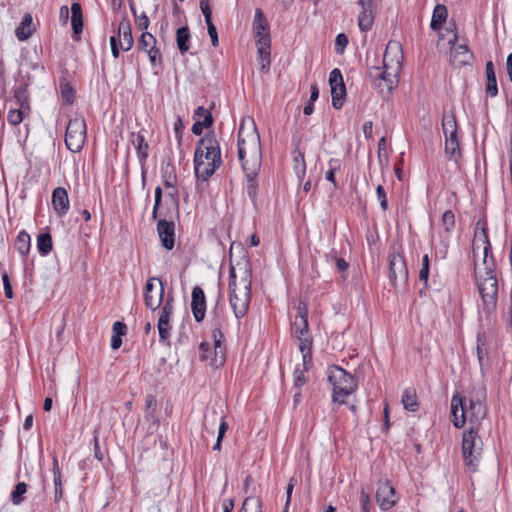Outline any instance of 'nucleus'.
Masks as SVG:
<instances>
[{
    "instance_id": "obj_30",
    "label": "nucleus",
    "mask_w": 512,
    "mask_h": 512,
    "mask_svg": "<svg viewBox=\"0 0 512 512\" xmlns=\"http://www.w3.org/2000/svg\"><path fill=\"white\" fill-rule=\"evenodd\" d=\"M448 17L447 7L443 4H437L432 13L430 27L434 31L440 30Z\"/></svg>"
},
{
    "instance_id": "obj_33",
    "label": "nucleus",
    "mask_w": 512,
    "mask_h": 512,
    "mask_svg": "<svg viewBox=\"0 0 512 512\" xmlns=\"http://www.w3.org/2000/svg\"><path fill=\"white\" fill-rule=\"evenodd\" d=\"M293 169L299 181H302L306 175V163L304 154L296 147L292 151Z\"/></svg>"
},
{
    "instance_id": "obj_54",
    "label": "nucleus",
    "mask_w": 512,
    "mask_h": 512,
    "mask_svg": "<svg viewBox=\"0 0 512 512\" xmlns=\"http://www.w3.org/2000/svg\"><path fill=\"white\" fill-rule=\"evenodd\" d=\"M157 408V401L153 395L146 396V410L145 416L147 418H153Z\"/></svg>"
},
{
    "instance_id": "obj_64",
    "label": "nucleus",
    "mask_w": 512,
    "mask_h": 512,
    "mask_svg": "<svg viewBox=\"0 0 512 512\" xmlns=\"http://www.w3.org/2000/svg\"><path fill=\"white\" fill-rule=\"evenodd\" d=\"M69 20V8L66 5L60 7L59 21L61 24L66 25Z\"/></svg>"
},
{
    "instance_id": "obj_34",
    "label": "nucleus",
    "mask_w": 512,
    "mask_h": 512,
    "mask_svg": "<svg viewBox=\"0 0 512 512\" xmlns=\"http://www.w3.org/2000/svg\"><path fill=\"white\" fill-rule=\"evenodd\" d=\"M485 73L487 78L486 91L491 97H495L498 94L497 80L495 75L494 64L492 61H488L485 66Z\"/></svg>"
},
{
    "instance_id": "obj_36",
    "label": "nucleus",
    "mask_w": 512,
    "mask_h": 512,
    "mask_svg": "<svg viewBox=\"0 0 512 512\" xmlns=\"http://www.w3.org/2000/svg\"><path fill=\"white\" fill-rule=\"evenodd\" d=\"M402 404L404 409L415 412L419 408V403L417 399V394L415 389L413 388H407L403 391L402 394Z\"/></svg>"
},
{
    "instance_id": "obj_24",
    "label": "nucleus",
    "mask_w": 512,
    "mask_h": 512,
    "mask_svg": "<svg viewBox=\"0 0 512 512\" xmlns=\"http://www.w3.org/2000/svg\"><path fill=\"white\" fill-rule=\"evenodd\" d=\"M452 422L456 428H461L465 424L467 417L464 407V399L455 394L451 398Z\"/></svg>"
},
{
    "instance_id": "obj_42",
    "label": "nucleus",
    "mask_w": 512,
    "mask_h": 512,
    "mask_svg": "<svg viewBox=\"0 0 512 512\" xmlns=\"http://www.w3.org/2000/svg\"><path fill=\"white\" fill-rule=\"evenodd\" d=\"M14 97L16 99L17 104L22 109H27V111L30 110L29 106V96L26 86H19L14 91Z\"/></svg>"
},
{
    "instance_id": "obj_49",
    "label": "nucleus",
    "mask_w": 512,
    "mask_h": 512,
    "mask_svg": "<svg viewBox=\"0 0 512 512\" xmlns=\"http://www.w3.org/2000/svg\"><path fill=\"white\" fill-rule=\"evenodd\" d=\"M227 430H228V424L225 421L224 416H221L220 417V424H219V428H218L217 440H216V443L212 447V449L214 451H219L221 449V442H222V439H223V437H224V435H225Z\"/></svg>"
},
{
    "instance_id": "obj_43",
    "label": "nucleus",
    "mask_w": 512,
    "mask_h": 512,
    "mask_svg": "<svg viewBox=\"0 0 512 512\" xmlns=\"http://www.w3.org/2000/svg\"><path fill=\"white\" fill-rule=\"evenodd\" d=\"M27 492V485L24 482H19L11 493V502L14 505H19L23 502V495Z\"/></svg>"
},
{
    "instance_id": "obj_61",
    "label": "nucleus",
    "mask_w": 512,
    "mask_h": 512,
    "mask_svg": "<svg viewBox=\"0 0 512 512\" xmlns=\"http://www.w3.org/2000/svg\"><path fill=\"white\" fill-rule=\"evenodd\" d=\"M377 198L380 202L381 208L385 211L388 207L386 193L382 185H378L376 189Z\"/></svg>"
},
{
    "instance_id": "obj_38",
    "label": "nucleus",
    "mask_w": 512,
    "mask_h": 512,
    "mask_svg": "<svg viewBox=\"0 0 512 512\" xmlns=\"http://www.w3.org/2000/svg\"><path fill=\"white\" fill-rule=\"evenodd\" d=\"M174 299L172 296H168L163 306L160 309L159 319L160 326H162L165 322H171L172 316L174 314Z\"/></svg>"
},
{
    "instance_id": "obj_19",
    "label": "nucleus",
    "mask_w": 512,
    "mask_h": 512,
    "mask_svg": "<svg viewBox=\"0 0 512 512\" xmlns=\"http://www.w3.org/2000/svg\"><path fill=\"white\" fill-rule=\"evenodd\" d=\"M146 131L141 129L138 132H132L130 136V142L134 146L139 163L144 166L149 156V145L146 141Z\"/></svg>"
},
{
    "instance_id": "obj_37",
    "label": "nucleus",
    "mask_w": 512,
    "mask_h": 512,
    "mask_svg": "<svg viewBox=\"0 0 512 512\" xmlns=\"http://www.w3.org/2000/svg\"><path fill=\"white\" fill-rule=\"evenodd\" d=\"M31 247L30 235L25 231L21 230L15 240V248L19 254L23 257L27 256Z\"/></svg>"
},
{
    "instance_id": "obj_12",
    "label": "nucleus",
    "mask_w": 512,
    "mask_h": 512,
    "mask_svg": "<svg viewBox=\"0 0 512 512\" xmlns=\"http://www.w3.org/2000/svg\"><path fill=\"white\" fill-rule=\"evenodd\" d=\"M389 280L393 287H397V282L405 283L408 279V269L403 255L393 249L389 253Z\"/></svg>"
},
{
    "instance_id": "obj_35",
    "label": "nucleus",
    "mask_w": 512,
    "mask_h": 512,
    "mask_svg": "<svg viewBox=\"0 0 512 512\" xmlns=\"http://www.w3.org/2000/svg\"><path fill=\"white\" fill-rule=\"evenodd\" d=\"M190 31L188 26L180 27L176 31V43L179 52L183 55L188 52L190 46Z\"/></svg>"
},
{
    "instance_id": "obj_22",
    "label": "nucleus",
    "mask_w": 512,
    "mask_h": 512,
    "mask_svg": "<svg viewBox=\"0 0 512 512\" xmlns=\"http://www.w3.org/2000/svg\"><path fill=\"white\" fill-rule=\"evenodd\" d=\"M473 59V54L466 45H456L451 47L450 62L455 68H461L468 65Z\"/></svg>"
},
{
    "instance_id": "obj_52",
    "label": "nucleus",
    "mask_w": 512,
    "mask_h": 512,
    "mask_svg": "<svg viewBox=\"0 0 512 512\" xmlns=\"http://www.w3.org/2000/svg\"><path fill=\"white\" fill-rule=\"evenodd\" d=\"M157 328L160 342L168 343L172 331L171 322H165L162 326H160V322H158Z\"/></svg>"
},
{
    "instance_id": "obj_39",
    "label": "nucleus",
    "mask_w": 512,
    "mask_h": 512,
    "mask_svg": "<svg viewBox=\"0 0 512 512\" xmlns=\"http://www.w3.org/2000/svg\"><path fill=\"white\" fill-rule=\"evenodd\" d=\"M53 482H54V501L57 503L63 497V485L61 480V472L58 462L55 459L53 463Z\"/></svg>"
},
{
    "instance_id": "obj_55",
    "label": "nucleus",
    "mask_w": 512,
    "mask_h": 512,
    "mask_svg": "<svg viewBox=\"0 0 512 512\" xmlns=\"http://www.w3.org/2000/svg\"><path fill=\"white\" fill-rule=\"evenodd\" d=\"M155 203L152 211V219L156 220L159 214V208L162 201V189L160 186H157L154 191Z\"/></svg>"
},
{
    "instance_id": "obj_31",
    "label": "nucleus",
    "mask_w": 512,
    "mask_h": 512,
    "mask_svg": "<svg viewBox=\"0 0 512 512\" xmlns=\"http://www.w3.org/2000/svg\"><path fill=\"white\" fill-rule=\"evenodd\" d=\"M33 19H32V16L29 14V13H26L19 26L15 29V34H16V37L20 40V41H25L27 40L33 33Z\"/></svg>"
},
{
    "instance_id": "obj_56",
    "label": "nucleus",
    "mask_w": 512,
    "mask_h": 512,
    "mask_svg": "<svg viewBox=\"0 0 512 512\" xmlns=\"http://www.w3.org/2000/svg\"><path fill=\"white\" fill-rule=\"evenodd\" d=\"M348 44V37L344 33H340L336 36L335 50L337 53L342 54Z\"/></svg>"
},
{
    "instance_id": "obj_20",
    "label": "nucleus",
    "mask_w": 512,
    "mask_h": 512,
    "mask_svg": "<svg viewBox=\"0 0 512 512\" xmlns=\"http://www.w3.org/2000/svg\"><path fill=\"white\" fill-rule=\"evenodd\" d=\"M219 167L207 162L202 158V150H195L194 153V171L197 178L206 181Z\"/></svg>"
},
{
    "instance_id": "obj_21",
    "label": "nucleus",
    "mask_w": 512,
    "mask_h": 512,
    "mask_svg": "<svg viewBox=\"0 0 512 512\" xmlns=\"http://www.w3.org/2000/svg\"><path fill=\"white\" fill-rule=\"evenodd\" d=\"M52 205L58 217L65 216L70 208L68 192L63 187H57L52 193Z\"/></svg>"
},
{
    "instance_id": "obj_25",
    "label": "nucleus",
    "mask_w": 512,
    "mask_h": 512,
    "mask_svg": "<svg viewBox=\"0 0 512 512\" xmlns=\"http://www.w3.org/2000/svg\"><path fill=\"white\" fill-rule=\"evenodd\" d=\"M358 4L362 8L358 17V26L361 31L367 32L371 29L374 22V16L371 9L372 0H359Z\"/></svg>"
},
{
    "instance_id": "obj_23",
    "label": "nucleus",
    "mask_w": 512,
    "mask_h": 512,
    "mask_svg": "<svg viewBox=\"0 0 512 512\" xmlns=\"http://www.w3.org/2000/svg\"><path fill=\"white\" fill-rule=\"evenodd\" d=\"M117 37L119 38V46L123 51H129L134 44L132 28L130 20L124 17L118 27Z\"/></svg>"
},
{
    "instance_id": "obj_6",
    "label": "nucleus",
    "mask_w": 512,
    "mask_h": 512,
    "mask_svg": "<svg viewBox=\"0 0 512 512\" xmlns=\"http://www.w3.org/2000/svg\"><path fill=\"white\" fill-rule=\"evenodd\" d=\"M483 452V442L478 433V428L473 426L463 434L462 455L465 465L475 472L478 468Z\"/></svg>"
},
{
    "instance_id": "obj_44",
    "label": "nucleus",
    "mask_w": 512,
    "mask_h": 512,
    "mask_svg": "<svg viewBox=\"0 0 512 512\" xmlns=\"http://www.w3.org/2000/svg\"><path fill=\"white\" fill-rule=\"evenodd\" d=\"M239 512H261V503L258 499L253 497H247Z\"/></svg>"
},
{
    "instance_id": "obj_57",
    "label": "nucleus",
    "mask_w": 512,
    "mask_h": 512,
    "mask_svg": "<svg viewBox=\"0 0 512 512\" xmlns=\"http://www.w3.org/2000/svg\"><path fill=\"white\" fill-rule=\"evenodd\" d=\"M135 24L140 30H146L149 27V18L145 12L136 15Z\"/></svg>"
},
{
    "instance_id": "obj_41",
    "label": "nucleus",
    "mask_w": 512,
    "mask_h": 512,
    "mask_svg": "<svg viewBox=\"0 0 512 512\" xmlns=\"http://www.w3.org/2000/svg\"><path fill=\"white\" fill-rule=\"evenodd\" d=\"M204 113V121H195L192 126L193 134L199 136L202 134L204 128H208L213 124V117L209 110H200Z\"/></svg>"
},
{
    "instance_id": "obj_60",
    "label": "nucleus",
    "mask_w": 512,
    "mask_h": 512,
    "mask_svg": "<svg viewBox=\"0 0 512 512\" xmlns=\"http://www.w3.org/2000/svg\"><path fill=\"white\" fill-rule=\"evenodd\" d=\"M359 501L362 512H369L370 496L369 493L364 489L361 490Z\"/></svg>"
},
{
    "instance_id": "obj_28",
    "label": "nucleus",
    "mask_w": 512,
    "mask_h": 512,
    "mask_svg": "<svg viewBox=\"0 0 512 512\" xmlns=\"http://www.w3.org/2000/svg\"><path fill=\"white\" fill-rule=\"evenodd\" d=\"M257 52L261 61L260 70L264 73L268 72L270 67V46L271 39L263 37L261 40H256Z\"/></svg>"
},
{
    "instance_id": "obj_10",
    "label": "nucleus",
    "mask_w": 512,
    "mask_h": 512,
    "mask_svg": "<svg viewBox=\"0 0 512 512\" xmlns=\"http://www.w3.org/2000/svg\"><path fill=\"white\" fill-rule=\"evenodd\" d=\"M212 338L214 343V355L210 356L207 354V351L209 350V343L202 342L199 346L201 351L200 359L202 361H207L210 366L218 368L225 361V347L222 345L224 336L219 323H217L212 330Z\"/></svg>"
},
{
    "instance_id": "obj_26",
    "label": "nucleus",
    "mask_w": 512,
    "mask_h": 512,
    "mask_svg": "<svg viewBox=\"0 0 512 512\" xmlns=\"http://www.w3.org/2000/svg\"><path fill=\"white\" fill-rule=\"evenodd\" d=\"M261 166H256L253 168L252 166H242V169L246 176V191L247 195L251 200H255L258 191V182L256 181V177L259 173Z\"/></svg>"
},
{
    "instance_id": "obj_58",
    "label": "nucleus",
    "mask_w": 512,
    "mask_h": 512,
    "mask_svg": "<svg viewBox=\"0 0 512 512\" xmlns=\"http://www.w3.org/2000/svg\"><path fill=\"white\" fill-rule=\"evenodd\" d=\"M200 9L204 15L206 24L211 23L212 22V11L210 8V4L207 0L200 1Z\"/></svg>"
},
{
    "instance_id": "obj_4",
    "label": "nucleus",
    "mask_w": 512,
    "mask_h": 512,
    "mask_svg": "<svg viewBox=\"0 0 512 512\" xmlns=\"http://www.w3.org/2000/svg\"><path fill=\"white\" fill-rule=\"evenodd\" d=\"M238 157L242 166H261L260 137L252 118L241 121L238 131Z\"/></svg>"
},
{
    "instance_id": "obj_29",
    "label": "nucleus",
    "mask_w": 512,
    "mask_h": 512,
    "mask_svg": "<svg viewBox=\"0 0 512 512\" xmlns=\"http://www.w3.org/2000/svg\"><path fill=\"white\" fill-rule=\"evenodd\" d=\"M71 26L73 30V38L79 39V35L83 30L82 7L78 2L71 5Z\"/></svg>"
},
{
    "instance_id": "obj_45",
    "label": "nucleus",
    "mask_w": 512,
    "mask_h": 512,
    "mask_svg": "<svg viewBox=\"0 0 512 512\" xmlns=\"http://www.w3.org/2000/svg\"><path fill=\"white\" fill-rule=\"evenodd\" d=\"M26 111L27 109H22L21 107L18 109H10L7 115V121L13 126L20 124Z\"/></svg>"
},
{
    "instance_id": "obj_59",
    "label": "nucleus",
    "mask_w": 512,
    "mask_h": 512,
    "mask_svg": "<svg viewBox=\"0 0 512 512\" xmlns=\"http://www.w3.org/2000/svg\"><path fill=\"white\" fill-rule=\"evenodd\" d=\"M2 281H3L5 296L7 298H9V299L12 298L13 297V291H12V287H11V284H10L9 276H8L6 271L2 272Z\"/></svg>"
},
{
    "instance_id": "obj_62",
    "label": "nucleus",
    "mask_w": 512,
    "mask_h": 512,
    "mask_svg": "<svg viewBox=\"0 0 512 512\" xmlns=\"http://www.w3.org/2000/svg\"><path fill=\"white\" fill-rule=\"evenodd\" d=\"M208 34L211 38V43L214 47L219 45L218 33L213 22L207 23Z\"/></svg>"
},
{
    "instance_id": "obj_53",
    "label": "nucleus",
    "mask_w": 512,
    "mask_h": 512,
    "mask_svg": "<svg viewBox=\"0 0 512 512\" xmlns=\"http://www.w3.org/2000/svg\"><path fill=\"white\" fill-rule=\"evenodd\" d=\"M442 225L446 232H450L455 227V215L451 210H446L442 215Z\"/></svg>"
},
{
    "instance_id": "obj_17",
    "label": "nucleus",
    "mask_w": 512,
    "mask_h": 512,
    "mask_svg": "<svg viewBox=\"0 0 512 512\" xmlns=\"http://www.w3.org/2000/svg\"><path fill=\"white\" fill-rule=\"evenodd\" d=\"M376 501L382 510H389L395 505V490L388 482H383L378 485Z\"/></svg>"
},
{
    "instance_id": "obj_15",
    "label": "nucleus",
    "mask_w": 512,
    "mask_h": 512,
    "mask_svg": "<svg viewBox=\"0 0 512 512\" xmlns=\"http://www.w3.org/2000/svg\"><path fill=\"white\" fill-rule=\"evenodd\" d=\"M157 232L161 244L167 250H172L175 245V224L173 220L161 218L157 223Z\"/></svg>"
},
{
    "instance_id": "obj_9",
    "label": "nucleus",
    "mask_w": 512,
    "mask_h": 512,
    "mask_svg": "<svg viewBox=\"0 0 512 512\" xmlns=\"http://www.w3.org/2000/svg\"><path fill=\"white\" fill-rule=\"evenodd\" d=\"M86 122L83 117L71 119L66 127L65 145L72 153L82 150L86 141Z\"/></svg>"
},
{
    "instance_id": "obj_13",
    "label": "nucleus",
    "mask_w": 512,
    "mask_h": 512,
    "mask_svg": "<svg viewBox=\"0 0 512 512\" xmlns=\"http://www.w3.org/2000/svg\"><path fill=\"white\" fill-rule=\"evenodd\" d=\"M164 287L158 278H150L145 286V305L152 311L158 309L163 301Z\"/></svg>"
},
{
    "instance_id": "obj_47",
    "label": "nucleus",
    "mask_w": 512,
    "mask_h": 512,
    "mask_svg": "<svg viewBox=\"0 0 512 512\" xmlns=\"http://www.w3.org/2000/svg\"><path fill=\"white\" fill-rule=\"evenodd\" d=\"M307 366L308 365H303L302 368L297 366L293 371V383L294 386L298 389H300L306 383L305 371L308 369Z\"/></svg>"
},
{
    "instance_id": "obj_27",
    "label": "nucleus",
    "mask_w": 512,
    "mask_h": 512,
    "mask_svg": "<svg viewBox=\"0 0 512 512\" xmlns=\"http://www.w3.org/2000/svg\"><path fill=\"white\" fill-rule=\"evenodd\" d=\"M253 32L256 40H261L263 37L270 38L269 26L264 16L263 11L260 8L255 10V16L253 20Z\"/></svg>"
},
{
    "instance_id": "obj_8",
    "label": "nucleus",
    "mask_w": 512,
    "mask_h": 512,
    "mask_svg": "<svg viewBox=\"0 0 512 512\" xmlns=\"http://www.w3.org/2000/svg\"><path fill=\"white\" fill-rule=\"evenodd\" d=\"M442 131L445 137V154L451 161L457 162L461 156L458 138V125L454 113H445L442 118Z\"/></svg>"
},
{
    "instance_id": "obj_46",
    "label": "nucleus",
    "mask_w": 512,
    "mask_h": 512,
    "mask_svg": "<svg viewBox=\"0 0 512 512\" xmlns=\"http://www.w3.org/2000/svg\"><path fill=\"white\" fill-rule=\"evenodd\" d=\"M292 329L296 337L309 334L308 319H296L292 324Z\"/></svg>"
},
{
    "instance_id": "obj_1",
    "label": "nucleus",
    "mask_w": 512,
    "mask_h": 512,
    "mask_svg": "<svg viewBox=\"0 0 512 512\" xmlns=\"http://www.w3.org/2000/svg\"><path fill=\"white\" fill-rule=\"evenodd\" d=\"M482 250L484 271L475 263V277L479 293L483 301V309L487 313L495 310L498 297V282L494 271V262L491 258L488 260V254L491 252V246L488 238L486 223L479 221L474 235L473 254L477 256V251Z\"/></svg>"
},
{
    "instance_id": "obj_32",
    "label": "nucleus",
    "mask_w": 512,
    "mask_h": 512,
    "mask_svg": "<svg viewBox=\"0 0 512 512\" xmlns=\"http://www.w3.org/2000/svg\"><path fill=\"white\" fill-rule=\"evenodd\" d=\"M298 340V347L300 352L302 353V360L304 366L309 365L312 360V338L310 334H307L305 336H298L296 337Z\"/></svg>"
},
{
    "instance_id": "obj_5",
    "label": "nucleus",
    "mask_w": 512,
    "mask_h": 512,
    "mask_svg": "<svg viewBox=\"0 0 512 512\" xmlns=\"http://www.w3.org/2000/svg\"><path fill=\"white\" fill-rule=\"evenodd\" d=\"M328 381L332 386V401L338 404H345L347 397L358 388L355 376L339 366L328 368Z\"/></svg>"
},
{
    "instance_id": "obj_2",
    "label": "nucleus",
    "mask_w": 512,
    "mask_h": 512,
    "mask_svg": "<svg viewBox=\"0 0 512 512\" xmlns=\"http://www.w3.org/2000/svg\"><path fill=\"white\" fill-rule=\"evenodd\" d=\"M403 61L402 46L398 41H389L383 56V67H373L370 77L374 85L381 92L389 93L398 83V76Z\"/></svg>"
},
{
    "instance_id": "obj_3",
    "label": "nucleus",
    "mask_w": 512,
    "mask_h": 512,
    "mask_svg": "<svg viewBox=\"0 0 512 512\" xmlns=\"http://www.w3.org/2000/svg\"><path fill=\"white\" fill-rule=\"evenodd\" d=\"M251 302V273L247 267L229 271V303L237 319L246 316Z\"/></svg>"
},
{
    "instance_id": "obj_63",
    "label": "nucleus",
    "mask_w": 512,
    "mask_h": 512,
    "mask_svg": "<svg viewBox=\"0 0 512 512\" xmlns=\"http://www.w3.org/2000/svg\"><path fill=\"white\" fill-rule=\"evenodd\" d=\"M126 330H127V327L123 322L116 321L113 323V326H112V332H113L112 335H118L121 337L126 334Z\"/></svg>"
},
{
    "instance_id": "obj_16",
    "label": "nucleus",
    "mask_w": 512,
    "mask_h": 512,
    "mask_svg": "<svg viewBox=\"0 0 512 512\" xmlns=\"http://www.w3.org/2000/svg\"><path fill=\"white\" fill-rule=\"evenodd\" d=\"M138 45L139 49L147 53L152 66L161 60L160 50L156 47V38L151 33L143 32Z\"/></svg>"
},
{
    "instance_id": "obj_11",
    "label": "nucleus",
    "mask_w": 512,
    "mask_h": 512,
    "mask_svg": "<svg viewBox=\"0 0 512 512\" xmlns=\"http://www.w3.org/2000/svg\"><path fill=\"white\" fill-rule=\"evenodd\" d=\"M196 150H202V158L220 167L222 164L220 144L213 132L207 133L197 144Z\"/></svg>"
},
{
    "instance_id": "obj_51",
    "label": "nucleus",
    "mask_w": 512,
    "mask_h": 512,
    "mask_svg": "<svg viewBox=\"0 0 512 512\" xmlns=\"http://www.w3.org/2000/svg\"><path fill=\"white\" fill-rule=\"evenodd\" d=\"M162 178L164 180L165 187L174 188L176 177L173 174L172 166L167 165L165 168L162 169Z\"/></svg>"
},
{
    "instance_id": "obj_48",
    "label": "nucleus",
    "mask_w": 512,
    "mask_h": 512,
    "mask_svg": "<svg viewBox=\"0 0 512 512\" xmlns=\"http://www.w3.org/2000/svg\"><path fill=\"white\" fill-rule=\"evenodd\" d=\"M61 96L67 104H71L74 101V90L72 86L66 82H60Z\"/></svg>"
},
{
    "instance_id": "obj_14",
    "label": "nucleus",
    "mask_w": 512,
    "mask_h": 512,
    "mask_svg": "<svg viewBox=\"0 0 512 512\" xmlns=\"http://www.w3.org/2000/svg\"><path fill=\"white\" fill-rule=\"evenodd\" d=\"M329 83L331 87L332 106L335 109H340L344 104L346 87L339 69L335 68L331 71Z\"/></svg>"
},
{
    "instance_id": "obj_40",
    "label": "nucleus",
    "mask_w": 512,
    "mask_h": 512,
    "mask_svg": "<svg viewBox=\"0 0 512 512\" xmlns=\"http://www.w3.org/2000/svg\"><path fill=\"white\" fill-rule=\"evenodd\" d=\"M53 248L52 237L49 233H41L37 237V249L42 256L48 255Z\"/></svg>"
},
{
    "instance_id": "obj_7",
    "label": "nucleus",
    "mask_w": 512,
    "mask_h": 512,
    "mask_svg": "<svg viewBox=\"0 0 512 512\" xmlns=\"http://www.w3.org/2000/svg\"><path fill=\"white\" fill-rule=\"evenodd\" d=\"M486 397V388L483 385H474L468 395L469 404L464 401L466 417L472 425H479L486 417Z\"/></svg>"
},
{
    "instance_id": "obj_50",
    "label": "nucleus",
    "mask_w": 512,
    "mask_h": 512,
    "mask_svg": "<svg viewBox=\"0 0 512 512\" xmlns=\"http://www.w3.org/2000/svg\"><path fill=\"white\" fill-rule=\"evenodd\" d=\"M429 268H430L429 256L427 254H425L422 258L421 268L419 271V279L424 282L425 287H427V283H428Z\"/></svg>"
},
{
    "instance_id": "obj_18",
    "label": "nucleus",
    "mask_w": 512,
    "mask_h": 512,
    "mask_svg": "<svg viewBox=\"0 0 512 512\" xmlns=\"http://www.w3.org/2000/svg\"><path fill=\"white\" fill-rule=\"evenodd\" d=\"M191 309L196 322H202L206 312V299L201 287L195 286L191 294Z\"/></svg>"
}]
</instances>
